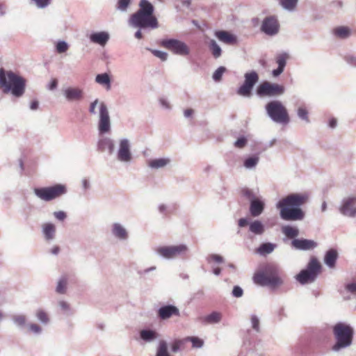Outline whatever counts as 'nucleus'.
Listing matches in <instances>:
<instances>
[{
  "label": "nucleus",
  "mask_w": 356,
  "mask_h": 356,
  "mask_svg": "<svg viewBox=\"0 0 356 356\" xmlns=\"http://www.w3.org/2000/svg\"><path fill=\"white\" fill-rule=\"evenodd\" d=\"M307 200V195L302 193H291L281 199L276 205L281 218L286 221L302 220L305 213L300 207Z\"/></svg>",
  "instance_id": "obj_1"
},
{
  "label": "nucleus",
  "mask_w": 356,
  "mask_h": 356,
  "mask_svg": "<svg viewBox=\"0 0 356 356\" xmlns=\"http://www.w3.org/2000/svg\"><path fill=\"white\" fill-rule=\"evenodd\" d=\"M154 11V6L149 1L140 0L138 10L130 16L129 26L140 29H157L159 22Z\"/></svg>",
  "instance_id": "obj_2"
},
{
  "label": "nucleus",
  "mask_w": 356,
  "mask_h": 356,
  "mask_svg": "<svg viewBox=\"0 0 356 356\" xmlns=\"http://www.w3.org/2000/svg\"><path fill=\"white\" fill-rule=\"evenodd\" d=\"M0 87L4 93L10 92L15 97L19 98L25 92L26 80L12 71L1 68Z\"/></svg>",
  "instance_id": "obj_3"
},
{
  "label": "nucleus",
  "mask_w": 356,
  "mask_h": 356,
  "mask_svg": "<svg viewBox=\"0 0 356 356\" xmlns=\"http://www.w3.org/2000/svg\"><path fill=\"white\" fill-rule=\"evenodd\" d=\"M332 332L335 340L331 350L339 353L350 347L353 342L354 328L345 322H338L332 327Z\"/></svg>",
  "instance_id": "obj_4"
},
{
  "label": "nucleus",
  "mask_w": 356,
  "mask_h": 356,
  "mask_svg": "<svg viewBox=\"0 0 356 356\" xmlns=\"http://www.w3.org/2000/svg\"><path fill=\"white\" fill-rule=\"evenodd\" d=\"M253 280L260 286L272 288L279 287L284 283L283 279L279 275L278 268L273 264L266 265L263 271L254 274Z\"/></svg>",
  "instance_id": "obj_5"
},
{
  "label": "nucleus",
  "mask_w": 356,
  "mask_h": 356,
  "mask_svg": "<svg viewBox=\"0 0 356 356\" xmlns=\"http://www.w3.org/2000/svg\"><path fill=\"white\" fill-rule=\"evenodd\" d=\"M99 106V120L97 129L99 135L109 134L111 131V122L109 111L106 104L104 102H99L98 99L92 102L89 106V113L96 115V107Z\"/></svg>",
  "instance_id": "obj_6"
},
{
  "label": "nucleus",
  "mask_w": 356,
  "mask_h": 356,
  "mask_svg": "<svg viewBox=\"0 0 356 356\" xmlns=\"http://www.w3.org/2000/svg\"><path fill=\"white\" fill-rule=\"evenodd\" d=\"M267 115L274 122L286 124L289 122V115L286 108L279 100H273L265 106Z\"/></svg>",
  "instance_id": "obj_7"
},
{
  "label": "nucleus",
  "mask_w": 356,
  "mask_h": 356,
  "mask_svg": "<svg viewBox=\"0 0 356 356\" xmlns=\"http://www.w3.org/2000/svg\"><path fill=\"white\" fill-rule=\"evenodd\" d=\"M65 184H58L51 186L35 188L33 193L37 197L45 202H50L67 193Z\"/></svg>",
  "instance_id": "obj_8"
},
{
  "label": "nucleus",
  "mask_w": 356,
  "mask_h": 356,
  "mask_svg": "<svg viewBox=\"0 0 356 356\" xmlns=\"http://www.w3.org/2000/svg\"><path fill=\"white\" fill-rule=\"evenodd\" d=\"M321 266L318 259L313 257L308 263L307 268L302 270L296 277L301 284L314 282L321 271Z\"/></svg>",
  "instance_id": "obj_9"
},
{
  "label": "nucleus",
  "mask_w": 356,
  "mask_h": 356,
  "mask_svg": "<svg viewBox=\"0 0 356 356\" xmlns=\"http://www.w3.org/2000/svg\"><path fill=\"white\" fill-rule=\"evenodd\" d=\"M188 248L184 244L177 245L160 246L155 249V252L160 257L166 259H173L184 257L188 252Z\"/></svg>",
  "instance_id": "obj_10"
},
{
  "label": "nucleus",
  "mask_w": 356,
  "mask_h": 356,
  "mask_svg": "<svg viewBox=\"0 0 356 356\" xmlns=\"http://www.w3.org/2000/svg\"><path fill=\"white\" fill-rule=\"evenodd\" d=\"M337 210L339 213L346 218H356V193L344 196L340 201Z\"/></svg>",
  "instance_id": "obj_11"
},
{
  "label": "nucleus",
  "mask_w": 356,
  "mask_h": 356,
  "mask_svg": "<svg viewBox=\"0 0 356 356\" xmlns=\"http://www.w3.org/2000/svg\"><path fill=\"white\" fill-rule=\"evenodd\" d=\"M160 44L172 54L181 56H187L191 52L189 47L184 42L177 39H163L161 41Z\"/></svg>",
  "instance_id": "obj_12"
},
{
  "label": "nucleus",
  "mask_w": 356,
  "mask_h": 356,
  "mask_svg": "<svg viewBox=\"0 0 356 356\" xmlns=\"http://www.w3.org/2000/svg\"><path fill=\"white\" fill-rule=\"evenodd\" d=\"M244 83L237 89V94L242 97H249L254 85L259 81V75L257 72L252 70L244 74Z\"/></svg>",
  "instance_id": "obj_13"
},
{
  "label": "nucleus",
  "mask_w": 356,
  "mask_h": 356,
  "mask_svg": "<svg viewBox=\"0 0 356 356\" xmlns=\"http://www.w3.org/2000/svg\"><path fill=\"white\" fill-rule=\"evenodd\" d=\"M285 92V88L277 83L265 81L260 84L257 89V93L260 97L280 96Z\"/></svg>",
  "instance_id": "obj_14"
},
{
  "label": "nucleus",
  "mask_w": 356,
  "mask_h": 356,
  "mask_svg": "<svg viewBox=\"0 0 356 356\" xmlns=\"http://www.w3.org/2000/svg\"><path fill=\"white\" fill-rule=\"evenodd\" d=\"M117 159L122 163H129L132 160L131 143L129 139L124 138L119 140Z\"/></svg>",
  "instance_id": "obj_15"
},
{
  "label": "nucleus",
  "mask_w": 356,
  "mask_h": 356,
  "mask_svg": "<svg viewBox=\"0 0 356 356\" xmlns=\"http://www.w3.org/2000/svg\"><path fill=\"white\" fill-rule=\"evenodd\" d=\"M261 31L268 35H275L279 32L280 24L274 16L266 17L262 22Z\"/></svg>",
  "instance_id": "obj_16"
},
{
  "label": "nucleus",
  "mask_w": 356,
  "mask_h": 356,
  "mask_svg": "<svg viewBox=\"0 0 356 356\" xmlns=\"http://www.w3.org/2000/svg\"><path fill=\"white\" fill-rule=\"evenodd\" d=\"M63 95L68 102H79L83 99V90L79 87H67L63 90Z\"/></svg>",
  "instance_id": "obj_17"
},
{
  "label": "nucleus",
  "mask_w": 356,
  "mask_h": 356,
  "mask_svg": "<svg viewBox=\"0 0 356 356\" xmlns=\"http://www.w3.org/2000/svg\"><path fill=\"white\" fill-rule=\"evenodd\" d=\"M111 233L115 238L120 241H127L129 237L127 228L119 222L112 223L111 225Z\"/></svg>",
  "instance_id": "obj_18"
},
{
  "label": "nucleus",
  "mask_w": 356,
  "mask_h": 356,
  "mask_svg": "<svg viewBox=\"0 0 356 356\" xmlns=\"http://www.w3.org/2000/svg\"><path fill=\"white\" fill-rule=\"evenodd\" d=\"M291 245L296 250H310L317 247L316 241L310 239L295 238L291 241Z\"/></svg>",
  "instance_id": "obj_19"
},
{
  "label": "nucleus",
  "mask_w": 356,
  "mask_h": 356,
  "mask_svg": "<svg viewBox=\"0 0 356 356\" xmlns=\"http://www.w3.org/2000/svg\"><path fill=\"white\" fill-rule=\"evenodd\" d=\"M158 316L162 320L170 318L172 316H179L180 312L179 309L172 305H168L161 307L158 310Z\"/></svg>",
  "instance_id": "obj_20"
},
{
  "label": "nucleus",
  "mask_w": 356,
  "mask_h": 356,
  "mask_svg": "<svg viewBox=\"0 0 356 356\" xmlns=\"http://www.w3.org/2000/svg\"><path fill=\"white\" fill-rule=\"evenodd\" d=\"M172 160L170 157H161L150 159L147 161V166L154 170L164 168L170 165Z\"/></svg>",
  "instance_id": "obj_21"
},
{
  "label": "nucleus",
  "mask_w": 356,
  "mask_h": 356,
  "mask_svg": "<svg viewBox=\"0 0 356 356\" xmlns=\"http://www.w3.org/2000/svg\"><path fill=\"white\" fill-rule=\"evenodd\" d=\"M97 149L100 152L108 150L110 154H113L115 144L113 139L108 137H102L97 142Z\"/></svg>",
  "instance_id": "obj_22"
},
{
  "label": "nucleus",
  "mask_w": 356,
  "mask_h": 356,
  "mask_svg": "<svg viewBox=\"0 0 356 356\" xmlns=\"http://www.w3.org/2000/svg\"><path fill=\"white\" fill-rule=\"evenodd\" d=\"M264 208V202L260 198H256L250 204V213L253 217H257L263 213Z\"/></svg>",
  "instance_id": "obj_23"
},
{
  "label": "nucleus",
  "mask_w": 356,
  "mask_h": 356,
  "mask_svg": "<svg viewBox=\"0 0 356 356\" xmlns=\"http://www.w3.org/2000/svg\"><path fill=\"white\" fill-rule=\"evenodd\" d=\"M56 226L51 222L44 223L42 225V232L47 241H51L56 236Z\"/></svg>",
  "instance_id": "obj_24"
},
{
  "label": "nucleus",
  "mask_w": 356,
  "mask_h": 356,
  "mask_svg": "<svg viewBox=\"0 0 356 356\" xmlns=\"http://www.w3.org/2000/svg\"><path fill=\"white\" fill-rule=\"evenodd\" d=\"M90 40L92 42L104 47L109 40V34L106 31L93 33L90 35Z\"/></svg>",
  "instance_id": "obj_25"
},
{
  "label": "nucleus",
  "mask_w": 356,
  "mask_h": 356,
  "mask_svg": "<svg viewBox=\"0 0 356 356\" xmlns=\"http://www.w3.org/2000/svg\"><path fill=\"white\" fill-rule=\"evenodd\" d=\"M215 35L220 41L228 44H234L237 42L235 35L225 31H216Z\"/></svg>",
  "instance_id": "obj_26"
},
{
  "label": "nucleus",
  "mask_w": 356,
  "mask_h": 356,
  "mask_svg": "<svg viewBox=\"0 0 356 356\" xmlns=\"http://www.w3.org/2000/svg\"><path fill=\"white\" fill-rule=\"evenodd\" d=\"M222 318V313L219 312H212L211 314L201 318V320L205 325H213L219 323Z\"/></svg>",
  "instance_id": "obj_27"
},
{
  "label": "nucleus",
  "mask_w": 356,
  "mask_h": 356,
  "mask_svg": "<svg viewBox=\"0 0 356 356\" xmlns=\"http://www.w3.org/2000/svg\"><path fill=\"white\" fill-rule=\"evenodd\" d=\"M140 337L145 342L150 343L159 337V333L153 330L144 329L140 332Z\"/></svg>",
  "instance_id": "obj_28"
},
{
  "label": "nucleus",
  "mask_w": 356,
  "mask_h": 356,
  "mask_svg": "<svg viewBox=\"0 0 356 356\" xmlns=\"http://www.w3.org/2000/svg\"><path fill=\"white\" fill-rule=\"evenodd\" d=\"M338 258V253L336 250L330 249L326 252L324 257V263L330 268L335 266L337 259Z\"/></svg>",
  "instance_id": "obj_29"
},
{
  "label": "nucleus",
  "mask_w": 356,
  "mask_h": 356,
  "mask_svg": "<svg viewBox=\"0 0 356 356\" xmlns=\"http://www.w3.org/2000/svg\"><path fill=\"white\" fill-rule=\"evenodd\" d=\"M95 81L106 90H110L111 88V79L108 73L98 74L95 77Z\"/></svg>",
  "instance_id": "obj_30"
},
{
  "label": "nucleus",
  "mask_w": 356,
  "mask_h": 356,
  "mask_svg": "<svg viewBox=\"0 0 356 356\" xmlns=\"http://www.w3.org/2000/svg\"><path fill=\"white\" fill-rule=\"evenodd\" d=\"M249 231L255 235H261L265 232V227L261 221L255 220L250 222Z\"/></svg>",
  "instance_id": "obj_31"
},
{
  "label": "nucleus",
  "mask_w": 356,
  "mask_h": 356,
  "mask_svg": "<svg viewBox=\"0 0 356 356\" xmlns=\"http://www.w3.org/2000/svg\"><path fill=\"white\" fill-rule=\"evenodd\" d=\"M298 0H279L280 6L289 12H293L298 6Z\"/></svg>",
  "instance_id": "obj_32"
},
{
  "label": "nucleus",
  "mask_w": 356,
  "mask_h": 356,
  "mask_svg": "<svg viewBox=\"0 0 356 356\" xmlns=\"http://www.w3.org/2000/svg\"><path fill=\"white\" fill-rule=\"evenodd\" d=\"M259 162V156L254 154L246 158L243 161V166L248 170L254 169Z\"/></svg>",
  "instance_id": "obj_33"
},
{
  "label": "nucleus",
  "mask_w": 356,
  "mask_h": 356,
  "mask_svg": "<svg viewBox=\"0 0 356 356\" xmlns=\"http://www.w3.org/2000/svg\"><path fill=\"white\" fill-rule=\"evenodd\" d=\"M282 232L289 238H294L299 235V229L297 227L290 225H285L282 227Z\"/></svg>",
  "instance_id": "obj_34"
},
{
  "label": "nucleus",
  "mask_w": 356,
  "mask_h": 356,
  "mask_svg": "<svg viewBox=\"0 0 356 356\" xmlns=\"http://www.w3.org/2000/svg\"><path fill=\"white\" fill-rule=\"evenodd\" d=\"M276 244L272 243H264L257 249V252L261 255H266L273 252Z\"/></svg>",
  "instance_id": "obj_35"
},
{
  "label": "nucleus",
  "mask_w": 356,
  "mask_h": 356,
  "mask_svg": "<svg viewBox=\"0 0 356 356\" xmlns=\"http://www.w3.org/2000/svg\"><path fill=\"white\" fill-rule=\"evenodd\" d=\"M67 282L68 279L66 275L61 276L57 283L56 288V293L59 294H65L67 291Z\"/></svg>",
  "instance_id": "obj_36"
},
{
  "label": "nucleus",
  "mask_w": 356,
  "mask_h": 356,
  "mask_svg": "<svg viewBox=\"0 0 356 356\" xmlns=\"http://www.w3.org/2000/svg\"><path fill=\"white\" fill-rule=\"evenodd\" d=\"M12 321L16 326L22 328L26 326L27 318L24 314H15L12 316Z\"/></svg>",
  "instance_id": "obj_37"
},
{
  "label": "nucleus",
  "mask_w": 356,
  "mask_h": 356,
  "mask_svg": "<svg viewBox=\"0 0 356 356\" xmlns=\"http://www.w3.org/2000/svg\"><path fill=\"white\" fill-rule=\"evenodd\" d=\"M155 356H170L168 350V343L165 341H159Z\"/></svg>",
  "instance_id": "obj_38"
},
{
  "label": "nucleus",
  "mask_w": 356,
  "mask_h": 356,
  "mask_svg": "<svg viewBox=\"0 0 356 356\" xmlns=\"http://www.w3.org/2000/svg\"><path fill=\"white\" fill-rule=\"evenodd\" d=\"M297 115L299 119L305 123H309V112L305 106H300L297 109Z\"/></svg>",
  "instance_id": "obj_39"
},
{
  "label": "nucleus",
  "mask_w": 356,
  "mask_h": 356,
  "mask_svg": "<svg viewBox=\"0 0 356 356\" xmlns=\"http://www.w3.org/2000/svg\"><path fill=\"white\" fill-rule=\"evenodd\" d=\"M334 34L341 39H345L350 35V29L346 26H339L334 29Z\"/></svg>",
  "instance_id": "obj_40"
},
{
  "label": "nucleus",
  "mask_w": 356,
  "mask_h": 356,
  "mask_svg": "<svg viewBox=\"0 0 356 356\" xmlns=\"http://www.w3.org/2000/svg\"><path fill=\"white\" fill-rule=\"evenodd\" d=\"M209 49L211 51L213 56L216 58H219L221 56L222 50L220 47L217 44L214 40H211L209 42Z\"/></svg>",
  "instance_id": "obj_41"
},
{
  "label": "nucleus",
  "mask_w": 356,
  "mask_h": 356,
  "mask_svg": "<svg viewBox=\"0 0 356 356\" xmlns=\"http://www.w3.org/2000/svg\"><path fill=\"white\" fill-rule=\"evenodd\" d=\"M35 316L37 317L38 320L43 325H47L50 321L49 315L42 309H39L35 312Z\"/></svg>",
  "instance_id": "obj_42"
},
{
  "label": "nucleus",
  "mask_w": 356,
  "mask_h": 356,
  "mask_svg": "<svg viewBox=\"0 0 356 356\" xmlns=\"http://www.w3.org/2000/svg\"><path fill=\"white\" fill-rule=\"evenodd\" d=\"M131 2V0H118L115 8L120 12H126Z\"/></svg>",
  "instance_id": "obj_43"
},
{
  "label": "nucleus",
  "mask_w": 356,
  "mask_h": 356,
  "mask_svg": "<svg viewBox=\"0 0 356 356\" xmlns=\"http://www.w3.org/2000/svg\"><path fill=\"white\" fill-rule=\"evenodd\" d=\"M250 323L252 329L257 333L260 332V319L259 318L255 315L252 314L250 316Z\"/></svg>",
  "instance_id": "obj_44"
},
{
  "label": "nucleus",
  "mask_w": 356,
  "mask_h": 356,
  "mask_svg": "<svg viewBox=\"0 0 356 356\" xmlns=\"http://www.w3.org/2000/svg\"><path fill=\"white\" fill-rule=\"evenodd\" d=\"M31 3L39 9H44L51 4V0H30Z\"/></svg>",
  "instance_id": "obj_45"
},
{
  "label": "nucleus",
  "mask_w": 356,
  "mask_h": 356,
  "mask_svg": "<svg viewBox=\"0 0 356 356\" xmlns=\"http://www.w3.org/2000/svg\"><path fill=\"white\" fill-rule=\"evenodd\" d=\"M185 341H191L193 348H201L203 346V341L195 337H186Z\"/></svg>",
  "instance_id": "obj_46"
},
{
  "label": "nucleus",
  "mask_w": 356,
  "mask_h": 356,
  "mask_svg": "<svg viewBox=\"0 0 356 356\" xmlns=\"http://www.w3.org/2000/svg\"><path fill=\"white\" fill-rule=\"evenodd\" d=\"M226 71L225 67H219L213 74L212 78L214 81L218 82L221 80L222 74Z\"/></svg>",
  "instance_id": "obj_47"
},
{
  "label": "nucleus",
  "mask_w": 356,
  "mask_h": 356,
  "mask_svg": "<svg viewBox=\"0 0 356 356\" xmlns=\"http://www.w3.org/2000/svg\"><path fill=\"white\" fill-rule=\"evenodd\" d=\"M56 49L58 54H63L67 51L69 44L65 41L60 40L57 42Z\"/></svg>",
  "instance_id": "obj_48"
},
{
  "label": "nucleus",
  "mask_w": 356,
  "mask_h": 356,
  "mask_svg": "<svg viewBox=\"0 0 356 356\" xmlns=\"http://www.w3.org/2000/svg\"><path fill=\"white\" fill-rule=\"evenodd\" d=\"M27 327L29 331L35 334H40L42 332V327L36 323H29L27 325Z\"/></svg>",
  "instance_id": "obj_49"
},
{
  "label": "nucleus",
  "mask_w": 356,
  "mask_h": 356,
  "mask_svg": "<svg viewBox=\"0 0 356 356\" xmlns=\"http://www.w3.org/2000/svg\"><path fill=\"white\" fill-rule=\"evenodd\" d=\"M287 55L286 54H280L276 58V63L279 67L284 70L286 64Z\"/></svg>",
  "instance_id": "obj_50"
},
{
  "label": "nucleus",
  "mask_w": 356,
  "mask_h": 356,
  "mask_svg": "<svg viewBox=\"0 0 356 356\" xmlns=\"http://www.w3.org/2000/svg\"><path fill=\"white\" fill-rule=\"evenodd\" d=\"M248 143V139L246 137L242 136L239 137L234 143V146L236 148L242 149L246 146Z\"/></svg>",
  "instance_id": "obj_51"
},
{
  "label": "nucleus",
  "mask_w": 356,
  "mask_h": 356,
  "mask_svg": "<svg viewBox=\"0 0 356 356\" xmlns=\"http://www.w3.org/2000/svg\"><path fill=\"white\" fill-rule=\"evenodd\" d=\"M186 342L185 339H177L173 341V343L171 345V350L173 353H177L180 348L181 346Z\"/></svg>",
  "instance_id": "obj_52"
},
{
  "label": "nucleus",
  "mask_w": 356,
  "mask_h": 356,
  "mask_svg": "<svg viewBox=\"0 0 356 356\" xmlns=\"http://www.w3.org/2000/svg\"><path fill=\"white\" fill-rule=\"evenodd\" d=\"M242 195L246 197L250 202L257 197L253 191L249 188H245L241 191Z\"/></svg>",
  "instance_id": "obj_53"
},
{
  "label": "nucleus",
  "mask_w": 356,
  "mask_h": 356,
  "mask_svg": "<svg viewBox=\"0 0 356 356\" xmlns=\"http://www.w3.org/2000/svg\"><path fill=\"white\" fill-rule=\"evenodd\" d=\"M149 50L154 54V56L160 58L161 60L165 61L168 59V55L166 52L160 51V50H156V49H149Z\"/></svg>",
  "instance_id": "obj_54"
},
{
  "label": "nucleus",
  "mask_w": 356,
  "mask_h": 356,
  "mask_svg": "<svg viewBox=\"0 0 356 356\" xmlns=\"http://www.w3.org/2000/svg\"><path fill=\"white\" fill-rule=\"evenodd\" d=\"M207 260L209 263H211L212 261H214L218 264L222 263L224 261L222 257H221L220 255H218V254H210L209 256H208V257L207 258Z\"/></svg>",
  "instance_id": "obj_55"
},
{
  "label": "nucleus",
  "mask_w": 356,
  "mask_h": 356,
  "mask_svg": "<svg viewBox=\"0 0 356 356\" xmlns=\"http://www.w3.org/2000/svg\"><path fill=\"white\" fill-rule=\"evenodd\" d=\"M345 60L348 65L356 67V56L352 54L346 55L345 56Z\"/></svg>",
  "instance_id": "obj_56"
},
{
  "label": "nucleus",
  "mask_w": 356,
  "mask_h": 356,
  "mask_svg": "<svg viewBox=\"0 0 356 356\" xmlns=\"http://www.w3.org/2000/svg\"><path fill=\"white\" fill-rule=\"evenodd\" d=\"M160 106L166 110H170L171 109V105L169 101L164 97H161L159 100Z\"/></svg>",
  "instance_id": "obj_57"
},
{
  "label": "nucleus",
  "mask_w": 356,
  "mask_h": 356,
  "mask_svg": "<svg viewBox=\"0 0 356 356\" xmlns=\"http://www.w3.org/2000/svg\"><path fill=\"white\" fill-rule=\"evenodd\" d=\"M232 294L235 298H241L243 294V290L239 286H235L233 288Z\"/></svg>",
  "instance_id": "obj_58"
},
{
  "label": "nucleus",
  "mask_w": 356,
  "mask_h": 356,
  "mask_svg": "<svg viewBox=\"0 0 356 356\" xmlns=\"http://www.w3.org/2000/svg\"><path fill=\"white\" fill-rule=\"evenodd\" d=\"M345 290L351 293H356V282L348 283L345 285Z\"/></svg>",
  "instance_id": "obj_59"
},
{
  "label": "nucleus",
  "mask_w": 356,
  "mask_h": 356,
  "mask_svg": "<svg viewBox=\"0 0 356 356\" xmlns=\"http://www.w3.org/2000/svg\"><path fill=\"white\" fill-rule=\"evenodd\" d=\"M58 305L60 307V309L65 312H69L70 311V306L68 302L64 300H60L58 302Z\"/></svg>",
  "instance_id": "obj_60"
},
{
  "label": "nucleus",
  "mask_w": 356,
  "mask_h": 356,
  "mask_svg": "<svg viewBox=\"0 0 356 356\" xmlns=\"http://www.w3.org/2000/svg\"><path fill=\"white\" fill-rule=\"evenodd\" d=\"M54 216L56 219L60 221L64 220L67 217L66 213L63 211H55Z\"/></svg>",
  "instance_id": "obj_61"
},
{
  "label": "nucleus",
  "mask_w": 356,
  "mask_h": 356,
  "mask_svg": "<svg viewBox=\"0 0 356 356\" xmlns=\"http://www.w3.org/2000/svg\"><path fill=\"white\" fill-rule=\"evenodd\" d=\"M58 86V81L56 79H53L48 85V89L50 90H55Z\"/></svg>",
  "instance_id": "obj_62"
},
{
  "label": "nucleus",
  "mask_w": 356,
  "mask_h": 356,
  "mask_svg": "<svg viewBox=\"0 0 356 356\" xmlns=\"http://www.w3.org/2000/svg\"><path fill=\"white\" fill-rule=\"evenodd\" d=\"M81 184L84 191H87L90 188V181L86 178L81 180Z\"/></svg>",
  "instance_id": "obj_63"
},
{
  "label": "nucleus",
  "mask_w": 356,
  "mask_h": 356,
  "mask_svg": "<svg viewBox=\"0 0 356 356\" xmlns=\"http://www.w3.org/2000/svg\"><path fill=\"white\" fill-rule=\"evenodd\" d=\"M248 224H250V223H249L248 218H240L238 220V226L241 227H245Z\"/></svg>",
  "instance_id": "obj_64"
}]
</instances>
